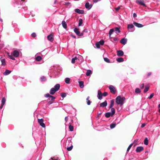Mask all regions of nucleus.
I'll return each mask as SVG.
<instances>
[{
    "instance_id": "f257e3e1",
    "label": "nucleus",
    "mask_w": 160,
    "mask_h": 160,
    "mask_svg": "<svg viewBox=\"0 0 160 160\" xmlns=\"http://www.w3.org/2000/svg\"><path fill=\"white\" fill-rule=\"evenodd\" d=\"M62 68L59 66L56 65L53 66L52 69V72L50 75L51 77H56L61 73Z\"/></svg>"
},
{
    "instance_id": "f03ea898",
    "label": "nucleus",
    "mask_w": 160,
    "mask_h": 160,
    "mask_svg": "<svg viewBox=\"0 0 160 160\" xmlns=\"http://www.w3.org/2000/svg\"><path fill=\"white\" fill-rule=\"evenodd\" d=\"M125 98L124 97H122L120 96H118L116 98V102L120 106H122L124 103Z\"/></svg>"
},
{
    "instance_id": "7ed1b4c3",
    "label": "nucleus",
    "mask_w": 160,
    "mask_h": 160,
    "mask_svg": "<svg viewBox=\"0 0 160 160\" xmlns=\"http://www.w3.org/2000/svg\"><path fill=\"white\" fill-rule=\"evenodd\" d=\"M60 85L59 84H56L54 88H52L50 90L49 93L53 95L55 93L58 91L59 89Z\"/></svg>"
},
{
    "instance_id": "20e7f679",
    "label": "nucleus",
    "mask_w": 160,
    "mask_h": 160,
    "mask_svg": "<svg viewBox=\"0 0 160 160\" xmlns=\"http://www.w3.org/2000/svg\"><path fill=\"white\" fill-rule=\"evenodd\" d=\"M19 52L17 51L14 50L12 53H11V55H9V56L10 59L13 60H15L14 58L13 57H17L19 56Z\"/></svg>"
},
{
    "instance_id": "39448f33",
    "label": "nucleus",
    "mask_w": 160,
    "mask_h": 160,
    "mask_svg": "<svg viewBox=\"0 0 160 160\" xmlns=\"http://www.w3.org/2000/svg\"><path fill=\"white\" fill-rule=\"evenodd\" d=\"M74 31L78 36L81 37L83 35V32H80L79 30V29L76 28H74Z\"/></svg>"
},
{
    "instance_id": "423d86ee",
    "label": "nucleus",
    "mask_w": 160,
    "mask_h": 160,
    "mask_svg": "<svg viewBox=\"0 0 160 160\" xmlns=\"http://www.w3.org/2000/svg\"><path fill=\"white\" fill-rule=\"evenodd\" d=\"M38 122L42 128H45V125L43 123V120L42 118L40 119H38Z\"/></svg>"
},
{
    "instance_id": "0eeeda50",
    "label": "nucleus",
    "mask_w": 160,
    "mask_h": 160,
    "mask_svg": "<svg viewBox=\"0 0 160 160\" xmlns=\"http://www.w3.org/2000/svg\"><path fill=\"white\" fill-rule=\"evenodd\" d=\"M127 28L128 29H131L130 32H133L135 30V28L133 25L131 24H129L128 25Z\"/></svg>"
},
{
    "instance_id": "6e6552de",
    "label": "nucleus",
    "mask_w": 160,
    "mask_h": 160,
    "mask_svg": "<svg viewBox=\"0 0 160 160\" xmlns=\"http://www.w3.org/2000/svg\"><path fill=\"white\" fill-rule=\"evenodd\" d=\"M109 88L110 89L111 92L113 94H114L116 93V90L115 88L113 86L110 85L109 87Z\"/></svg>"
},
{
    "instance_id": "1a4fd4ad",
    "label": "nucleus",
    "mask_w": 160,
    "mask_h": 160,
    "mask_svg": "<svg viewBox=\"0 0 160 160\" xmlns=\"http://www.w3.org/2000/svg\"><path fill=\"white\" fill-rule=\"evenodd\" d=\"M136 2L138 4H140L141 5L145 7L146 6L143 0H136Z\"/></svg>"
},
{
    "instance_id": "9d476101",
    "label": "nucleus",
    "mask_w": 160,
    "mask_h": 160,
    "mask_svg": "<svg viewBox=\"0 0 160 160\" xmlns=\"http://www.w3.org/2000/svg\"><path fill=\"white\" fill-rule=\"evenodd\" d=\"M82 58V56L77 55L76 56L73 58L71 60H81Z\"/></svg>"
},
{
    "instance_id": "9b49d317",
    "label": "nucleus",
    "mask_w": 160,
    "mask_h": 160,
    "mask_svg": "<svg viewBox=\"0 0 160 160\" xmlns=\"http://www.w3.org/2000/svg\"><path fill=\"white\" fill-rule=\"evenodd\" d=\"M85 7L88 10H90L92 7V5L90 4L88 2H87L85 4Z\"/></svg>"
},
{
    "instance_id": "f8f14e48",
    "label": "nucleus",
    "mask_w": 160,
    "mask_h": 160,
    "mask_svg": "<svg viewBox=\"0 0 160 160\" xmlns=\"http://www.w3.org/2000/svg\"><path fill=\"white\" fill-rule=\"evenodd\" d=\"M24 62L26 65L28 66L33 64V61H24Z\"/></svg>"
},
{
    "instance_id": "ddd939ff",
    "label": "nucleus",
    "mask_w": 160,
    "mask_h": 160,
    "mask_svg": "<svg viewBox=\"0 0 160 160\" xmlns=\"http://www.w3.org/2000/svg\"><path fill=\"white\" fill-rule=\"evenodd\" d=\"M127 42V39L124 38H122L120 41V42L123 44L125 45L126 44Z\"/></svg>"
},
{
    "instance_id": "4468645a",
    "label": "nucleus",
    "mask_w": 160,
    "mask_h": 160,
    "mask_svg": "<svg viewBox=\"0 0 160 160\" xmlns=\"http://www.w3.org/2000/svg\"><path fill=\"white\" fill-rule=\"evenodd\" d=\"M75 12L78 14H83L84 13V11L83 10H80L78 8L75 9Z\"/></svg>"
},
{
    "instance_id": "2eb2a0df",
    "label": "nucleus",
    "mask_w": 160,
    "mask_h": 160,
    "mask_svg": "<svg viewBox=\"0 0 160 160\" xmlns=\"http://www.w3.org/2000/svg\"><path fill=\"white\" fill-rule=\"evenodd\" d=\"M102 94L101 92V91L99 90L98 91V98L99 100H101L102 99Z\"/></svg>"
},
{
    "instance_id": "dca6fc26",
    "label": "nucleus",
    "mask_w": 160,
    "mask_h": 160,
    "mask_svg": "<svg viewBox=\"0 0 160 160\" xmlns=\"http://www.w3.org/2000/svg\"><path fill=\"white\" fill-rule=\"evenodd\" d=\"M133 24L135 26L139 28H142L143 26L142 24L136 22H134Z\"/></svg>"
},
{
    "instance_id": "f3484780",
    "label": "nucleus",
    "mask_w": 160,
    "mask_h": 160,
    "mask_svg": "<svg viewBox=\"0 0 160 160\" xmlns=\"http://www.w3.org/2000/svg\"><path fill=\"white\" fill-rule=\"evenodd\" d=\"M48 39L50 42H52L53 40V36L52 34H50L47 37Z\"/></svg>"
},
{
    "instance_id": "a211bd4d",
    "label": "nucleus",
    "mask_w": 160,
    "mask_h": 160,
    "mask_svg": "<svg viewBox=\"0 0 160 160\" xmlns=\"http://www.w3.org/2000/svg\"><path fill=\"white\" fill-rule=\"evenodd\" d=\"M143 149V147L140 146V147H138L136 149V151L137 152H140L141 151H142Z\"/></svg>"
},
{
    "instance_id": "6ab92c4d",
    "label": "nucleus",
    "mask_w": 160,
    "mask_h": 160,
    "mask_svg": "<svg viewBox=\"0 0 160 160\" xmlns=\"http://www.w3.org/2000/svg\"><path fill=\"white\" fill-rule=\"evenodd\" d=\"M12 71L8 69H6L5 71L3 73V74L5 76H7L10 74Z\"/></svg>"
},
{
    "instance_id": "aec40b11",
    "label": "nucleus",
    "mask_w": 160,
    "mask_h": 160,
    "mask_svg": "<svg viewBox=\"0 0 160 160\" xmlns=\"http://www.w3.org/2000/svg\"><path fill=\"white\" fill-rule=\"evenodd\" d=\"M107 101L106 100L104 102L101 103L100 104V107H104L107 106Z\"/></svg>"
},
{
    "instance_id": "412c9836",
    "label": "nucleus",
    "mask_w": 160,
    "mask_h": 160,
    "mask_svg": "<svg viewBox=\"0 0 160 160\" xmlns=\"http://www.w3.org/2000/svg\"><path fill=\"white\" fill-rule=\"evenodd\" d=\"M113 115H112L111 113L110 112H108L105 113V116L107 118H108L110 116L112 117Z\"/></svg>"
},
{
    "instance_id": "4be33fe9",
    "label": "nucleus",
    "mask_w": 160,
    "mask_h": 160,
    "mask_svg": "<svg viewBox=\"0 0 160 160\" xmlns=\"http://www.w3.org/2000/svg\"><path fill=\"white\" fill-rule=\"evenodd\" d=\"M62 27L65 29H66L67 28V24L65 21H62Z\"/></svg>"
},
{
    "instance_id": "5701e85b",
    "label": "nucleus",
    "mask_w": 160,
    "mask_h": 160,
    "mask_svg": "<svg viewBox=\"0 0 160 160\" xmlns=\"http://www.w3.org/2000/svg\"><path fill=\"white\" fill-rule=\"evenodd\" d=\"M117 54L118 56H122L123 55V52L122 51L119 50L117 51Z\"/></svg>"
},
{
    "instance_id": "b1692460",
    "label": "nucleus",
    "mask_w": 160,
    "mask_h": 160,
    "mask_svg": "<svg viewBox=\"0 0 160 160\" xmlns=\"http://www.w3.org/2000/svg\"><path fill=\"white\" fill-rule=\"evenodd\" d=\"M43 61H33V64L34 63L37 64H41L43 62Z\"/></svg>"
},
{
    "instance_id": "393cba45",
    "label": "nucleus",
    "mask_w": 160,
    "mask_h": 160,
    "mask_svg": "<svg viewBox=\"0 0 160 160\" xmlns=\"http://www.w3.org/2000/svg\"><path fill=\"white\" fill-rule=\"evenodd\" d=\"M111 103L109 106V108H112V107L114 106V99H112L111 100Z\"/></svg>"
},
{
    "instance_id": "a878e982",
    "label": "nucleus",
    "mask_w": 160,
    "mask_h": 160,
    "mask_svg": "<svg viewBox=\"0 0 160 160\" xmlns=\"http://www.w3.org/2000/svg\"><path fill=\"white\" fill-rule=\"evenodd\" d=\"M79 85L81 88H82L84 87L83 82L82 81H80L78 82Z\"/></svg>"
},
{
    "instance_id": "bb28decb",
    "label": "nucleus",
    "mask_w": 160,
    "mask_h": 160,
    "mask_svg": "<svg viewBox=\"0 0 160 160\" xmlns=\"http://www.w3.org/2000/svg\"><path fill=\"white\" fill-rule=\"evenodd\" d=\"M40 80L42 82H45L47 80L46 78L44 76H42L40 77Z\"/></svg>"
},
{
    "instance_id": "cd10ccee",
    "label": "nucleus",
    "mask_w": 160,
    "mask_h": 160,
    "mask_svg": "<svg viewBox=\"0 0 160 160\" xmlns=\"http://www.w3.org/2000/svg\"><path fill=\"white\" fill-rule=\"evenodd\" d=\"M92 73V72L90 70L88 69L87 70L86 75L87 76H89Z\"/></svg>"
},
{
    "instance_id": "c85d7f7f",
    "label": "nucleus",
    "mask_w": 160,
    "mask_h": 160,
    "mask_svg": "<svg viewBox=\"0 0 160 160\" xmlns=\"http://www.w3.org/2000/svg\"><path fill=\"white\" fill-rule=\"evenodd\" d=\"M117 124L115 123H112L110 126L111 129H112L115 127Z\"/></svg>"
},
{
    "instance_id": "c756f323",
    "label": "nucleus",
    "mask_w": 160,
    "mask_h": 160,
    "mask_svg": "<svg viewBox=\"0 0 160 160\" xmlns=\"http://www.w3.org/2000/svg\"><path fill=\"white\" fill-rule=\"evenodd\" d=\"M114 31V30L113 29H111L109 32L108 34L109 35V36L110 38H111V36L112 34V32Z\"/></svg>"
},
{
    "instance_id": "7c9ffc66",
    "label": "nucleus",
    "mask_w": 160,
    "mask_h": 160,
    "mask_svg": "<svg viewBox=\"0 0 160 160\" xmlns=\"http://www.w3.org/2000/svg\"><path fill=\"white\" fill-rule=\"evenodd\" d=\"M82 23L83 22L82 19L81 18L79 19V23L78 25V27H80L81 26L82 24Z\"/></svg>"
},
{
    "instance_id": "2f4dec72",
    "label": "nucleus",
    "mask_w": 160,
    "mask_h": 160,
    "mask_svg": "<svg viewBox=\"0 0 160 160\" xmlns=\"http://www.w3.org/2000/svg\"><path fill=\"white\" fill-rule=\"evenodd\" d=\"M111 108V112H110L111 113L112 115H113L115 112V109H114V108Z\"/></svg>"
},
{
    "instance_id": "473e14b6",
    "label": "nucleus",
    "mask_w": 160,
    "mask_h": 160,
    "mask_svg": "<svg viewBox=\"0 0 160 160\" xmlns=\"http://www.w3.org/2000/svg\"><path fill=\"white\" fill-rule=\"evenodd\" d=\"M6 101V99L5 98V97L3 98H2V100H1V102H2L1 104L4 105Z\"/></svg>"
},
{
    "instance_id": "72a5a7b5",
    "label": "nucleus",
    "mask_w": 160,
    "mask_h": 160,
    "mask_svg": "<svg viewBox=\"0 0 160 160\" xmlns=\"http://www.w3.org/2000/svg\"><path fill=\"white\" fill-rule=\"evenodd\" d=\"M148 138H146L144 140V144L145 145H148Z\"/></svg>"
},
{
    "instance_id": "f704fd0d",
    "label": "nucleus",
    "mask_w": 160,
    "mask_h": 160,
    "mask_svg": "<svg viewBox=\"0 0 160 160\" xmlns=\"http://www.w3.org/2000/svg\"><path fill=\"white\" fill-rule=\"evenodd\" d=\"M65 82L67 84L70 83V79L69 78H67L65 79Z\"/></svg>"
},
{
    "instance_id": "c9c22d12",
    "label": "nucleus",
    "mask_w": 160,
    "mask_h": 160,
    "mask_svg": "<svg viewBox=\"0 0 160 160\" xmlns=\"http://www.w3.org/2000/svg\"><path fill=\"white\" fill-rule=\"evenodd\" d=\"M64 5L67 7H70L71 6V3L69 2H65Z\"/></svg>"
},
{
    "instance_id": "e433bc0d",
    "label": "nucleus",
    "mask_w": 160,
    "mask_h": 160,
    "mask_svg": "<svg viewBox=\"0 0 160 160\" xmlns=\"http://www.w3.org/2000/svg\"><path fill=\"white\" fill-rule=\"evenodd\" d=\"M114 31L116 32V33L118 32L120 33V31L119 29V28L118 27H116L114 29Z\"/></svg>"
},
{
    "instance_id": "4c0bfd02",
    "label": "nucleus",
    "mask_w": 160,
    "mask_h": 160,
    "mask_svg": "<svg viewBox=\"0 0 160 160\" xmlns=\"http://www.w3.org/2000/svg\"><path fill=\"white\" fill-rule=\"evenodd\" d=\"M141 92V91L140 89L138 88H137L135 89V92L136 93H140Z\"/></svg>"
},
{
    "instance_id": "58836bf2",
    "label": "nucleus",
    "mask_w": 160,
    "mask_h": 160,
    "mask_svg": "<svg viewBox=\"0 0 160 160\" xmlns=\"http://www.w3.org/2000/svg\"><path fill=\"white\" fill-rule=\"evenodd\" d=\"M67 94L65 92H62L61 94V96L62 98H64L66 96Z\"/></svg>"
},
{
    "instance_id": "ea45409f",
    "label": "nucleus",
    "mask_w": 160,
    "mask_h": 160,
    "mask_svg": "<svg viewBox=\"0 0 160 160\" xmlns=\"http://www.w3.org/2000/svg\"><path fill=\"white\" fill-rule=\"evenodd\" d=\"M69 128L70 131L72 132L73 131V127L71 125L69 126Z\"/></svg>"
},
{
    "instance_id": "a19ab883",
    "label": "nucleus",
    "mask_w": 160,
    "mask_h": 160,
    "mask_svg": "<svg viewBox=\"0 0 160 160\" xmlns=\"http://www.w3.org/2000/svg\"><path fill=\"white\" fill-rule=\"evenodd\" d=\"M36 57V60H42V57L40 56H36V55H35Z\"/></svg>"
},
{
    "instance_id": "79ce46f5",
    "label": "nucleus",
    "mask_w": 160,
    "mask_h": 160,
    "mask_svg": "<svg viewBox=\"0 0 160 160\" xmlns=\"http://www.w3.org/2000/svg\"><path fill=\"white\" fill-rule=\"evenodd\" d=\"M149 88L148 87H145L143 91L144 92H146L148 90Z\"/></svg>"
},
{
    "instance_id": "37998d69",
    "label": "nucleus",
    "mask_w": 160,
    "mask_h": 160,
    "mask_svg": "<svg viewBox=\"0 0 160 160\" xmlns=\"http://www.w3.org/2000/svg\"><path fill=\"white\" fill-rule=\"evenodd\" d=\"M73 148V146L71 145L70 147L67 148V150L68 151H70L72 150Z\"/></svg>"
},
{
    "instance_id": "c03bdc74",
    "label": "nucleus",
    "mask_w": 160,
    "mask_h": 160,
    "mask_svg": "<svg viewBox=\"0 0 160 160\" xmlns=\"http://www.w3.org/2000/svg\"><path fill=\"white\" fill-rule=\"evenodd\" d=\"M132 145H133V143H131L129 145V146H128V148H127V152H128L129 150L131 148L132 146Z\"/></svg>"
},
{
    "instance_id": "a18cd8bd",
    "label": "nucleus",
    "mask_w": 160,
    "mask_h": 160,
    "mask_svg": "<svg viewBox=\"0 0 160 160\" xmlns=\"http://www.w3.org/2000/svg\"><path fill=\"white\" fill-rule=\"evenodd\" d=\"M100 45H102L104 43V41L103 40H100L98 42Z\"/></svg>"
},
{
    "instance_id": "49530a36",
    "label": "nucleus",
    "mask_w": 160,
    "mask_h": 160,
    "mask_svg": "<svg viewBox=\"0 0 160 160\" xmlns=\"http://www.w3.org/2000/svg\"><path fill=\"white\" fill-rule=\"evenodd\" d=\"M52 95H50L49 93H47L45 95V97L46 98H50Z\"/></svg>"
},
{
    "instance_id": "de8ad7c7",
    "label": "nucleus",
    "mask_w": 160,
    "mask_h": 160,
    "mask_svg": "<svg viewBox=\"0 0 160 160\" xmlns=\"http://www.w3.org/2000/svg\"><path fill=\"white\" fill-rule=\"evenodd\" d=\"M96 46L97 48H99L100 47V45L98 42H97L96 43Z\"/></svg>"
},
{
    "instance_id": "09e8293b",
    "label": "nucleus",
    "mask_w": 160,
    "mask_h": 160,
    "mask_svg": "<svg viewBox=\"0 0 160 160\" xmlns=\"http://www.w3.org/2000/svg\"><path fill=\"white\" fill-rule=\"evenodd\" d=\"M154 94L153 93H152L150 94V96L148 97V98L149 99H151L153 96Z\"/></svg>"
},
{
    "instance_id": "8fccbe9b",
    "label": "nucleus",
    "mask_w": 160,
    "mask_h": 160,
    "mask_svg": "<svg viewBox=\"0 0 160 160\" xmlns=\"http://www.w3.org/2000/svg\"><path fill=\"white\" fill-rule=\"evenodd\" d=\"M31 36L33 38H35L36 37V35L35 33L33 32Z\"/></svg>"
},
{
    "instance_id": "3c124183",
    "label": "nucleus",
    "mask_w": 160,
    "mask_h": 160,
    "mask_svg": "<svg viewBox=\"0 0 160 160\" xmlns=\"http://www.w3.org/2000/svg\"><path fill=\"white\" fill-rule=\"evenodd\" d=\"M144 84L143 83L142 84H141L140 86V87L141 89H143V88L144 87Z\"/></svg>"
},
{
    "instance_id": "603ef678",
    "label": "nucleus",
    "mask_w": 160,
    "mask_h": 160,
    "mask_svg": "<svg viewBox=\"0 0 160 160\" xmlns=\"http://www.w3.org/2000/svg\"><path fill=\"white\" fill-rule=\"evenodd\" d=\"M2 62V64L4 66L6 64L5 61H1Z\"/></svg>"
},
{
    "instance_id": "864d4df0",
    "label": "nucleus",
    "mask_w": 160,
    "mask_h": 160,
    "mask_svg": "<svg viewBox=\"0 0 160 160\" xmlns=\"http://www.w3.org/2000/svg\"><path fill=\"white\" fill-rule=\"evenodd\" d=\"M102 94V95L104 96H106L107 95H108V93L106 92H104Z\"/></svg>"
},
{
    "instance_id": "5fc2aeb1",
    "label": "nucleus",
    "mask_w": 160,
    "mask_h": 160,
    "mask_svg": "<svg viewBox=\"0 0 160 160\" xmlns=\"http://www.w3.org/2000/svg\"><path fill=\"white\" fill-rule=\"evenodd\" d=\"M50 98H51V100L52 101H53L55 99V97L52 96H51Z\"/></svg>"
},
{
    "instance_id": "6e6d98bb",
    "label": "nucleus",
    "mask_w": 160,
    "mask_h": 160,
    "mask_svg": "<svg viewBox=\"0 0 160 160\" xmlns=\"http://www.w3.org/2000/svg\"><path fill=\"white\" fill-rule=\"evenodd\" d=\"M107 63H113L114 62L112 61H105Z\"/></svg>"
},
{
    "instance_id": "4d7b16f0",
    "label": "nucleus",
    "mask_w": 160,
    "mask_h": 160,
    "mask_svg": "<svg viewBox=\"0 0 160 160\" xmlns=\"http://www.w3.org/2000/svg\"><path fill=\"white\" fill-rule=\"evenodd\" d=\"M129 160H138L136 158H131L129 159Z\"/></svg>"
},
{
    "instance_id": "13d9d810",
    "label": "nucleus",
    "mask_w": 160,
    "mask_h": 160,
    "mask_svg": "<svg viewBox=\"0 0 160 160\" xmlns=\"http://www.w3.org/2000/svg\"><path fill=\"white\" fill-rule=\"evenodd\" d=\"M145 125H146V124L145 123H143L142 124L141 127L142 128H143L145 126Z\"/></svg>"
},
{
    "instance_id": "bf43d9fd",
    "label": "nucleus",
    "mask_w": 160,
    "mask_h": 160,
    "mask_svg": "<svg viewBox=\"0 0 160 160\" xmlns=\"http://www.w3.org/2000/svg\"><path fill=\"white\" fill-rule=\"evenodd\" d=\"M48 103L49 104H52V103H53V102L52 101V100H50L48 102Z\"/></svg>"
},
{
    "instance_id": "052dcab7",
    "label": "nucleus",
    "mask_w": 160,
    "mask_h": 160,
    "mask_svg": "<svg viewBox=\"0 0 160 160\" xmlns=\"http://www.w3.org/2000/svg\"><path fill=\"white\" fill-rule=\"evenodd\" d=\"M120 8V7H118L117 8H115V10H116V11H118Z\"/></svg>"
},
{
    "instance_id": "680f3d73",
    "label": "nucleus",
    "mask_w": 160,
    "mask_h": 160,
    "mask_svg": "<svg viewBox=\"0 0 160 160\" xmlns=\"http://www.w3.org/2000/svg\"><path fill=\"white\" fill-rule=\"evenodd\" d=\"M91 102L90 100H88V101H87V104L88 105H90Z\"/></svg>"
},
{
    "instance_id": "e2e57ef3",
    "label": "nucleus",
    "mask_w": 160,
    "mask_h": 160,
    "mask_svg": "<svg viewBox=\"0 0 160 160\" xmlns=\"http://www.w3.org/2000/svg\"><path fill=\"white\" fill-rule=\"evenodd\" d=\"M138 139L134 140V143H136V144L137 142L138 141Z\"/></svg>"
},
{
    "instance_id": "0e129e2a",
    "label": "nucleus",
    "mask_w": 160,
    "mask_h": 160,
    "mask_svg": "<svg viewBox=\"0 0 160 160\" xmlns=\"http://www.w3.org/2000/svg\"><path fill=\"white\" fill-rule=\"evenodd\" d=\"M116 60H123V59L122 58H117Z\"/></svg>"
},
{
    "instance_id": "69168bd1",
    "label": "nucleus",
    "mask_w": 160,
    "mask_h": 160,
    "mask_svg": "<svg viewBox=\"0 0 160 160\" xmlns=\"http://www.w3.org/2000/svg\"><path fill=\"white\" fill-rule=\"evenodd\" d=\"M133 18L136 17H137V14L136 13H134L133 14Z\"/></svg>"
},
{
    "instance_id": "338daca9",
    "label": "nucleus",
    "mask_w": 160,
    "mask_h": 160,
    "mask_svg": "<svg viewBox=\"0 0 160 160\" xmlns=\"http://www.w3.org/2000/svg\"><path fill=\"white\" fill-rule=\"evenodd\" d=\"M65 120L66 122L68 120V117H66L65 118Z\"/></svg>"
},
{
    "instance_id": "774afa93",
    "label": "nucleus",
    "mask_w": 160,
    "mask_h": 160,
    "mask_svg": "<svg viewBox=\"0 0 160 160\" xmlns=\"http://www.w3.org/2000/svg\"><path fill=\"white\" fill-rule=\"evenodd\" d=\"M99 1L98 0H93V2L94 3H96Z\"/></svg>"
}]
</instances>
